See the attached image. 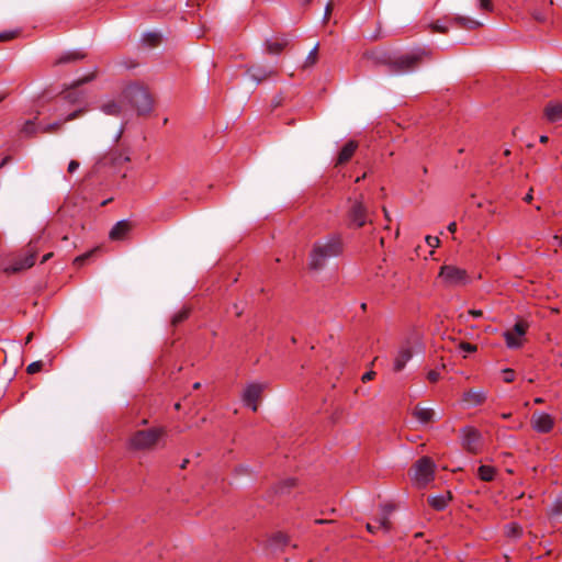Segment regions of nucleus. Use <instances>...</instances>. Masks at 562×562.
Wrapping results in <instances>:
<instances>
[{
	"label": "nucleus",
	"instance_id": "obj_1",
	"mask_svg": "<svg viewBox=\"0 0 562 562\" xmlns=\"http://www.w3.org/2000/svg\"><path fill=\"white\" fill-rule=\"evenodd\" d=\"M367 56L375 64L387 65L392 72L404 74L414 70L419 65L423 57L426 56V52L424 49H417L411 53L392 56L387 52L375 49L368 53Z\"/></svg>",
	"mask_w": 562,
	"mask_h": 562
},
{
	"label": "nucleus",
	"instance_id": "obj_2",
	"mask_svg": "<svg viewBox=\"0 0 562 562\" xmlns=\"http://www.w3.org/2000/svg\"><path fill=\"white\" fill-rule=\"evenodd\" d=\"M342 251V243L339 236L331 235L314 243L310 254V268L323 269L327 261L338 257Z\"/></svg>",
	"mask_w": 562,
	"mask_h": 562
},
{
	"label": "nucleus",
	"instance_id": "obj_3",
	"mask_svg": "<svg viewBox=\"0 0 562 562\" xmlns=\"http://www.w3.org/2000/svg\"><path fill=\"white\" fill-rule=\"evenodd\" d=\"M122 95L139 115L147 114L153 110V97L148 89L138 82L127 85L122 91Z\"/></svg>",
	"mask_w": 562,
	"mask_h": 562
},
{
	"label": "nucleus",
	"instance_id": "obj_4",
	"mask_svg": "<svg viewBox=\"0 0 562 562\" xmlns=\"http://www.w3.org/2000/svg\"><path fill=\"white\" fill-rule=\"evenodd\" d=\"M165 435L164 427L137 430L130 437L128 448L137 451L154 449Z\"/></svg>",
	"mask_w": 562,
	"mask_h": 562
},
{
	"label": "nucleus",
	"instance_id": "obj_5",
	"mask_svg": "<svg viewBox=\"0 0 562 562\" xmlns=\"http://www.w3.org/2000/svg\"><path fill=\"white\" fill-rule=\"evenodd\" d=\"M481 25V22L472 18L462 15H446L430 23L429 27L432 32L446 34L450 27L474 30Z\"/></svg>",
	"mask_w": 562,
	"mask_h": 562
},
{
	"label": "nucleus",
	"instance_id": "obj_6",
	"mask_svg": "<svg viewBox=\"0 0 562 562\" xmlns=\"http://www.w3.org/2000/svg\"><path fill=\"white\" fill-rule=\"evenodd\" d=\"M438 279L446 288L464 286L471 281L468 271L454 265L441 266L438 273Z\"/></svg>",
	"mask_w": 562,
	"mask_h": 562
},
{
	"label": "nucleus",
	"instance_id": "obj_7",
	"mask_svg": "<svg viewBox=\"0 0 562 562\" xmlns=\"http://www.w3.org/2000/svg\"><path fill=\"white\" fill-rule=\"evenodd\" d=\"M38 249L40 238L31 240L25 248L24 257L22 259L14 260V262L7 267L4 271L7 273H16L33 267Z\"/></svg>",
	"mask_w": 562,
	"mask_h": 562
},
{
	"label": "nucleus",
	"instance_id": "obj_8",
	"mask_svg": "<svg viewBox=\"0 0 562 562\" xmlns=\"http://www.w3.org/2000/svg\"><path fill=\"white\" fill-rule=\"evenodd\" d=\"M435 463L428 457H423L414 464V483L418 487H425L434 480Z\"/></svg>",
	"mask_w": 562,
	"mask_h": 562
},
{
	"label": "nucleus",
	"instance_id": "obj_9",
	"mask_svg": "<svg viewBox=\"0 0 562 562\" xmlns=\"http://www.w3.org/2000/svg\"><path fill=\"white\" fill-rule=\"evenodd\" d=\"M529 328L527 322L519 321L517 322L512 329L504 331L503 337L505 339L506 346L509 349H518L522 347L525 341V335Z\"/></svg>",
	"mask_w": 562,
	"mask_h": 562
},
{
	"label": "nucleus",
	"instance_id": "obj_10",
	"mask_svg": "<svg viewBox=\"0 0 562 562\" xmlns=\"http://www.w3.org/2000/svg\"><path fill=\"white\" fill-rule=\"evenodd\" d=\"M394 510V506L385 504L381 506L380 515L372 521L367 524V530L371 533H375L379 530L389 532L391 529L390 517Z\"/></svg>",
	"mask_w": 562,
	"mask_h": 562
},
{
	"label": "nucleus",
	"instance_id": "obj_11",
	"mask_svg": "<svg viewBox=\"0 0 562 562\" xmlns=\"http://www.w3.org/2000/svg\"><path fill=\"white\" fill-rule=\"evenodd\" d=\"M462 447L470 453H477L482 449L481 432L473 427H464L461 429Z\"/></svg>",
	"mask_w": 562,
	"mask_h": 562
},
{
	"label": "nucleus",
	"instance_id": "obj_12",
	"mask_svg": "<svg viewBox=\"0 0 562 562\" xmlns=\"http://www.w3.org/2000/svg\"><path fill=\"white\" fill-rule=\"evenodd\" d=\"M531 426L539 434H548L554 427V418L544 412H535L531 416Z\"/></svg>",
	"mask_w": 562,
	"mask_h": 562
},
{
	"label": "nucleus",
	"instance_id": "obj_13",
	"mask_svg": "<svg viewBox=\"0 0 562 562\" xmlns=\"http://www.w3.org/2000/svg\"><path fill=\"white\" fill-rule=\"evenodd\" d=\"M266 387L267 384L262 382L248 383V409H251L252 412L257 411Z\"/></svg>",
	"mask_w": 562,
	"mask_h": 562
},
{
	"label": "nucleus",
	"instance_id": "obj_14",
	"mask_svg": "<svg viewBox=\"0 0 562 562\" xmlns=\"http://www.w3.org/2000/svg\"><path fill=\"white\" fill-rule=\"evenodd\" d=\"M413 358V348L409 344L402 345L397 350L394 361H393V370L395 372L402 371L406 363Z\"/></svg>",
	"mask_w": 562,
	"mask_h": 562
},
{
	"label": "nucleus",
	"instance_id": "obj_15",
	"mask_svg": "<svg viewBox=\"0 0 562 562\" xmlns=\"http://www.w3.org/2000/svg\"><path fill=\"white\" fill-rule=\"evenodd\" d=\"M83 113L82 109L75 110L69 113L64 120L57 121L50 124H38V132L42 134L56 133L60 130L61 125L66 122L72 121L79 117Z\"/></svg>",
	"mask_w": 562,
	"mask_h": 562
},
{
	"label": "nucleus",
	"instance_id": "obj_16",
	"mask_svg": "<svg viewBox=\"0 0 562 562\" xmlns=\"http://www.w3.org/2000/svg\"><path fill=\"white\" fill-rule=\"evenodd\" d=\"M486 400V393L484 390H468L462 395V403L465 407H476L481 404H483Z\"/></svg>",
	"mask_w": 562,
	"mask_h": 562
},
{
	"label": "nucleus",
	"instance_id": "obj_17",
	"mask_svg": "<svg viewBox=\"0 0 562 562\" xmlns=\"http://www.w3.org/2000/svg\"><path fill=\"white\" fill-rule=\"evenodd\" d=\"M132 229V224L127 220L119 221L110 231L111 240H122Z\"/></svg>",
	"mask_w": 562,
	"mask_h": 562
},
{
	"label": "nucleus",
	"instance_id": "obj_18",
	"mask_svg": "<svg viewBox=\"0 0 562 562\" xmlns=\"http://www.w3.org/2000/svg\"><path fill=\"white\" fill-rule=\"evenodd\" d=\"M544 116L547 121L551 123H557L562 120V103L560 102H550L544 108Z\"/></svg>",
	"mask_w": 562,
	"mask_h": 562
},
{
	"label": "nucleus",
	"instance_id": "obj_19",
	"mask_svg": "<svg viewBox=\"0 0 562 562\" xmlns=\"http://www.w3.org/2000/svg\"><path fill=\"white\" fill-rule=\"evenodd\" d=\"M350 220L358 227H361L366 224L367 214L366 209L361 202H356L350 210Z\"/></svg>",
	"mask_w": 562,
	"mask_h": 562
},
{
	"label": "nucleus",
	"instance_id": "obj_20",
	"mask_svg": "<svg viewBox=\"0 0 562 562\" xmlns=\"http://www.w3.org/2000/svg\"><path fill=\"white\" fill-rule=\"evenodd\" d=\"M413 416L420 423V424H428L434 420L435 418V411L429 407H423L420 405H417L413 411Z\"/></svg>",
	"mask_w": 562,
	"mask_h": 562
},
{
	"label": "nucleus",
	"instance_id": "obj_21",
	"mask_svg": "<svg viewBox=\"0 0 562 562\" xmlns=\"http://www.w3.org/2000/svg\"><path fill=\"white\" fill-rule=\"evenodd\" d=\"M357 148H358L357 142H355V140L347 142L344 145V147L341 148V150L339 151V155L337 158V164L344 165L347 161H349L350 158L353 156L355 151L357 150Z\"/></svg>",
	"mask_w": 562,
	"mask_h": 562
},
{
	"label": "nucleus",
	"instance_id": "obj_22",
	"mask_svg": "<svg viewBox=\"0 0 562 562\" xmlns=\"http://www.w3.org/2000/svg\"><path fill=\"white\" fill-rule=\"evenodd\" d=\"M290 43L288 36H278L267 42V49L271 54H280Z\"/></svg>",
	"mask_w": 562,
	"mask_h": 562
},
{
	"label": "nucleus",
	"instance_id": "obj_23",
	"mask_svg": "<svg viewBox=\"0 0 562 562\" xmlns=\"http://www.w3.org/2000/svg\"><path fill=\"white\" fill-rule=\"evenodd\" d=\"M86 57V54L79 50H69L63 53L55 61L54 65H63L68 63H75Z\"/></svg>",
	"mask_w": 562,
	"mask_h": 562
},
{
	"label": "nucleus",
	"instance_id": "obj_24",
	"mask_svg": "<svg viewBox=\"0 0 562 562\" xmlns=\"http://www.w3.org/2000/svg\"><path fill=\"white\" fill-rule=\"evenodd\" d=\"M269 543L274 550H280L289 544V537L283 532H276L271 536Z\"/></svg>",
	"mask_w": 562,
	"mask_h": 562
},
{
	"label": "nucleus",
	"instance_id": "obj_25",
	"mask_svg": "<svg viewBox=\"0 0 562 562\" xmlns=\"http://www.w3.org/2000/svg\"><path fill=\"white\" fill-rule=\"evenodd\" d=\"M449 499H450V496L441 494V495L430 496L428 498V503L435 509L442 510L447 507Z\"/></svg>",
	"mask_w": 562,
	"mask_h": 562
},
{
	"label": "nucleus",
	"instance_id": "obj_26",
	"mask_svg": "<svg viewBox=\"0 0 562 562\" xmlns=\"http://www.w3.org/2000/svg\"><path fill=\"white\" fill-rule=\"evenodd\" d=\"M271 74V70L261 69L259 67H248V75L254 79L256 83L267 78Z\"/></svg>",
	"mask_w": 562,
	"mask_h": 562
},
{
	"label": "nucleus",
	"instance_id": "obj_27",
	"mask_svg": "<svg viewBox=\"0 0 562 562\" xmlns=\"http://www.w3.org/2000/svg\"><path fill=\"white\" fill-rule=\"evenodd\" d=\"M101 110L106 114V115H114V116H117L120 115L121 113V105L119 102L114 101V100H111V101H108L105 102L104 104H102L101 106Z\"/></svg>",
	"mask_w": 562,
	"mask_h": 562
},
{
	"label": "nucleus",
	"instance_id": "obj_28",
	"mask_svg": "<svg viewBox=\"0 0 562 562\" xmlns=\"http://www.w3.org/2000/svg\"><path fill=\"white\" fill-rule=\"evenodd\" d=\"M477 475L482 481L491 482L495 475V469L490 465H481L477 469Z\"/></svg>",
	"mask_w": 562,
	"mask_h": 562
},
{
	"label": "nucleus",
	"instance_id": "obj_29",
	"mask_svg": "<svg viewBox=\"0 0 562 562\" xmlns=\"http://www.w3.org/2000/svg\"><path fill=\"white\" fill-rule=\"evenodd\" d=\"M295 483H296L295 479L290 477V479L283 480L274 486V491L277 494L283 495V494L288 493L292 487H294Z\"/></svg>",
	"mask_w": 562,
	"mask_h": 562
},
{
	"label": "nucleus",
	"instance_id": "obj_30",
	"mask_svg": "<svg viewBox=\"0 0 562 562\" xmlns=\"http://www.w3.org/2000/svg\"><path fill=\"white\" fill-rule=\"evenodd\" d=\"M189 315H190V308L183 307L182 310H180L172 316L171 324L173 326H178L179 324L184 322L189 317Z\"/></svg>",
	"mask_w": 562,
	"mask_h": 562
},
{
	"label": "nucleus",
	"instance_id": "obj_31",
	"mask_svg": "<svg viewBox=\"0 0 562 562\" xmlns=\"http://www.w3.org/2000/svg\"><path fill=\"white\" fill-rule=\"evenodd\" d=\"M97 77V68H94L91 72H89L88 75H86L85 77L74 81L70 86L71 89H76L87 82H90L92 81L94 78Z\"/></svg>",
	"mask_w": 562,
	"mask_h": 562
},
{
	"label": "nucleus",
	"instance_id": "obj_32",
	"mask_svg": "<svg viewBox=\"0 0 562 562\" xmlns=\"http://www.w3.org/2000/svg\"><path fill=\"white\" fill-rule=\"evenodd\" d=\"M22 132L26 135L40 133L38 124H36L34 120H27L22 127Z\"/></svg>",
	"mask_w": 562,
	"mask_h": 562
},
{
	"label": "nucleus",
	"instance_id": "obj_33",
	"mask_svg": "<svg viewBox=\"0 0 562 562\" xmlns=\"http://www.w3.org/2000/svg\"><path fill=\"white\" fill-rule=\"evenodd\" d=\"M143 41L148 46H156L160 43V35L158 33H147L144 35Z\"/></svg>",
	"mask_w": 562,
	"mask_h": 562
},
{
	"label": "nucleus",
	"instance_id": "obj_34",
	"mask_svg": "<svg viewBox=\"0 0 562 562\" xmlns=\"http://www.w3.org/2000/svg\"><path fill=\"white\" fill-rule=\"evenodd\" d=\"M505 530L508 537L517 538L521 535L520 526L515 522L507 525Z\"/></svg>",
	"mask_w": 562,
	"mask_h": 562
},
{
	"label": "nucleus",
	"instance_id": "obj_35",
	"mask_svg": "<svg viewBox=\"0 0 562 562\" xmlns=\"http://www.w3.org/2000/svg\"><path fill=\"white\" fill-rule=\"evenodd\" d=\"M317 52H318V44H316L313 49L308 53L306 59H305V66H312L317 60Z\"/></svg>",
	"mask_w": 562,
	"mask_h": 562
},
{
	"label": "nucleus",
	"instance_id": "obj_36",
	"mask_svg": "<svg viewBox=\"0 0 562 562\" xmlns=\"http://www.w3.org/2000/svg\"><path fill=\"white\" fill-rule=\"evenodd\" d=\"M42 368H43L42 361H34L27 366L26 372L29 374H34V373L40 372L42 370Z\"/></svg>",
	"mask_w": 562,
	"mask_h": 562
},
{
	"label": "nucleus",
	"instance_id": "obj_37",
	"mask_svg": "<svg viewBox=\"0 0 562 562\" xmlns=\"http://www.w3.org/2000/svg\"><path fill=\"white\" fill-rule=\"evenodd\" d=\"M18 31H4L0 32V42H9L18 36Z\"/></svg>",
	"mask_w": 562,
	"mask_h": 562
},
{
	"label": "nucleus",
	"instance_id": "obj_38",
	"mask_svg": "<svg viewBox=\"0 0 562 562\" xmlns=\"http://www.w3.org/2000/svg\"><path fill=\"white\" fill-rule=\"evenodd\" d=\"M94 252V250H91V251H88L81 256H78L75 258L74 260V265L77 266V267H81L85 261Z\"/></svg>",
	"mask_w": 562,
	"mask_h": 562
},
{
	"label": "nucleus",
	"instance_id": "obj_39",
	"mask_svg": "<svg viewBox=\"0 0 562 562\" xmlns=\"http://www.w3.org/2000/svg\"><path fill=\"white\" fill-rule=\"evenodd\" d=\"M551 513L555 516H559L562 514V496L557 498V501L554 502V504L551 508Z\"/></svg>",
	"mask_w": 562,
	"mask_h": 562
},
{
	"label": "nucleus",
	"instance_id": "obj_40",
	"mask_svg": "<svg viewBox=\"0 0 562 562\" xmlns=\"http://www.w3.org/2000/svg\"><path fill=\"white\" fill-rule=\"evenodd\" d=\"M503 380L506 383H510L515 380V372L512 369H505L503 370Z\"/></svg>",
	"mask_w": 562,
	"mask_h": 562
},
{
	"label": "nucleus",
	"instance_id": "obj_41",
	"mask_svg": "<svg viewBox=\"0 0 562 562\" xmlns=\"http://www.w3.org/2000/svg\"><path fill=\"white\" fill-rule=\"evenodd\" d=\"M459 347L465 353H472L476 351V346L470 342H461Z\"/></svg>",
	"mask_w": 562,
	"mask_h": 562
},
{
	"label": "nucleus",
	"instance_id": "obj_42",
	"mask_svg": "<svg viewBox=\"0 0 562 562\" xmlns=\"http://www.w3.org/2000/svg\"><path fill=\"white\" fill-rule=\"evenodd\" d=\"M479 8L484 11H492L493 10L492 0H479Z\"/></svg>",
	"mask_w": 562,
	"mask_h": 562
},
{
	"label": "nucleus",
	"instance_id": "obj_43",
	"mask_svg": "<svg viewBox=\"0 0 562 562\" xmlns=\"http://www.w3.org/2000/svg\"><path fill=\"white\" fill-rule=\"evenodd\" d=\"M426 243H427V245H428L429 247L435 248V247H438V246H439V244H440V239H439L438 237H436V236H427V237H426Z\"/></svg>",
	"mask_w": 562,
	"mask_h": 562
},
{
	"label": "nucleus",
	"instance_id": "obj_44",
	"mask_svg": "<svg viewBox=\"0 0 562 562\" xmlns=\"http://www.w3.org/2000/svg\"><path fill=\"white\" fill-rule=\"evenodd\" d=\"M79 166H80L79 161L70 160V162L68 164V169L67 170H68L69 173H74L75 171L78 170Z\"/></svg>",
	"mask_w": 562,
	"mask_h": 562
},
{
	"label": "nucleus",
	"instance_id": "obj_45",
	"mask_svg": "<svg viewBox=\"0 0 562 562\" xmlns=\"http://www.w3.org/2000/svg\"><path fill=\"white\" fill-rule=\"evenodd\" d=\"M427 378L431 382H437L439 380V378H440V373L435 371V370H431V371L428 372Z\"/></svg>",
	"mask_w": 562,
	"mask_h": 562
},
{
	"label": "nucleus",
	"instance_id": "obj_46",
	"mask_svg": "<svg viewBox=\"0 0 562 562\" xmlns=\"http://www.w3.org/2000/svg\"><path fill=\"white\" fill-rule=\"evenodd\" d=\"M375 375V372L374 371H368L366 372L363 375H362V381L363 382H367V381H370L374 378Z\"/></svg>",
	"mask_w": 562,
	"mask_h": 562
},
{
	"label": "nucleus",
	"instance_id": "obj_47",
	"mask_svg": "<svg viewBox=\"0 0 562 562\" xmlns=\"http://www.w3.org/2000/svg\"><path fill=\"white\" fill-rule=\"evenodd\" d=\"M469 314L474 318H479L483 315V312L481 310H470Z\"/></svg>",
	"mask_w": 562,
	"mask_h": 562
},
{
	"label": "nucleus",
	"instance_id": "obj_48",
	"mask_svg": "<svg viewBox=\"0 0 562 562\" xmlns=\"http://www.w3.org/2000/svg\"><path fill=\"white\" fill-rule=\"evenodd\" d=\"M331 10H333L331 3H327V5L325 8L324 20H327L329 18Z\"/></svg>",
	"mask_w": 562,
	"mask_h": 562
},
{
	"label": "nucleus",
	"instance_id": "obj_49",
	"mask_svg": "<svg viewBox=\"0 0 562 562\" xmlns=\"http://www.w3.org/2000/svg\"><path fill=\"white\" fill-rule=\"evenodd\" d=\"M448 229L451 232V233H454L456 229H457V224L453 222V223H450L449 226H448Z\"/></svg>",
	"mask_w": 562,
	"mask_h": 562
},
{
	"label": "nucleus",
	"instance_id": "obj_50",
	"mask_svg": "<svg viewBox=\"0 0 562 562\" xmlns=\"http://www.w3.org/2000/svg\"><path fill=\"white\" fill-rule=\"evenodd\" d=\"M52 257H53V252H48V254H46V255L43 257V259H42V263H43V262H46V261H47L48 259H50Z\"/></svg>",
	"mask_w": 562,
	"mask_h": 562
},
{
	"label": "nucleus",
	"instance_id": "obj_51",
	"mask_svg": "<svg viewBox=\"0 0 562 562\" xmlns=\"http://www.w3.org/2000/svg\"><path fill=\"white\" fill-rule=\"evenodd\" d=\"M510 416H512V413H502V414H501V417H502L503 419H509V418H510Z\"/></svg>",
	"mask_w": 562,
	"mask_h": 562
},
{
	"label": "nucleus",
	"instance_id": "obj_52",
	"mask_svg": "<svg viewBox=\"0 0 562 562\" xmlns=\"http://www.w3.org/2000/svg\"><path fill=\"white\" fill-rule=\"evenodd\" d=\"M524 200L529 203L532 200L531 192L527 193Z\"/></svg>",
	"mask_w": 562,
	"mask_h": 562
},
{
	"label": "nucleus",
	"instance_id": "obj_53",
	"mask_svg": "<svg viewBox=\"0 0 562 562\" xmlns=\"http://www.w3.org/2000/svg\"><path fill=\"white\" fill-rule=\"evenodd\" d=\"M33 333H30L27 336H26V339H25V344H29L31 342V340L33 339Z\"/></svg>",
	"mask_w": 562,
	"mask_h": 562
},
{
	"label": "nucleus",
	"instance_id": "obj_54",
	"mask_svg": "<svg viewBox=\"0 0 562 562\" xmlns=\"http://www.w3.org/2000/svg\"><path fill=\"white\" fill-rule=\"evenodd\" d=\"M189 463V460L188 459H184L181 463V469H186L187 468V464Z\"/></svg>",
	"mask_w": 562,
	"mask_h": 562
},
{
	"label": "nucleus",
	"instance_id": "obj_55",
	"mask_svg": "<svg viewBox=\"0 0 562 562\" xmlns=\"http://www.w3.org/2000/svg\"><path fill=\"white\" fill-rule=\"evenodd\" d=\"M533 402H535V404H541V403H543V398L542 397H536L533 400Z\"/></svg>",
	"mask_w": 562,
	"mask_h": 562
},
{
	"label": "nucleus",
	"instance_id": "obj_56",
	"mask_svg": "<svg viewBox=\"0 0 562 562\" xmlns=\"http://www.w3.org/2000/svg\"><path fill=\"white\" fill-rule=\"evenodd\" d=\"M234 310H235V314L237 316H240L241 315V311H238V306L237 305H234Z\"/></svg>",
	"mask_w": 562,
	"mask_h": 562
},
{
	"label": "nucleus",
	"instance_id": "obj_57",
	"mask_svg": "<svg viewBox=\"0 0 562 562\" xmlns=\"http://www.w3.org/2000/svg\"><path fill=\"white\" fill-rule=\"evenodd\" d=\"M540 142L541 143H547L548 142V136H546V135L540 136Z\"/></svg>",
	"mask_w": 562,
	"mask_h": 562
},
{
	"label": "nucleus",
	"instance_id": "obj_58",
	"mask_svg": "<svg viewBox=\"0 0 562 562\" xmlns=\"http://www.w3.org/2000/svg\"><path fill=\"white\" fill-rule=\"evenodd\" d=\"M535 19H537L538 21L544 20V18L541 14H535Z\"/></svg>",
	"mask_w": 562,
	"mask_h": 562
},
{
	"label": "nucleus",
	"instance_id": "obj_59",
	"mask_svg": "<svg viewBox=\"0 0 562 562\" xmlns=\"http://www.w3.org/2000/svg\"><path fill=\"white\" fill-rule=\"evenodd\" d=\"M9 157H5L1 162H0V168H2L7 161H8Z\"/></svg>",
	"mask_w": 562,
	"mask_h": 562
},
{
	"label": "nucleus",
	"instance_id": "obj_60",
	"mask_svg": "<svg viewBox=\"0 0 562 562\" xmlns=\"http://www.w3.org/2000/svg\"><path fill=\"white\" fill-rule=\"evenodd\" d=\"M9 157H5L1 162H0V168H2L7 161H8Z\"/></svg>",
	"mask_w": 562,
	"mask_h": 562
},
{
	"label": "nucleus",
	"instance_id": "obj_61",
	"mask_svg": "<svg viewBox=\"0 0 562 562\" xmlns=\"http://www.w3.org/2000/svg\"><path fill=\"white\" fill-rule=\"evenodd\" d=\"M71 94H72L71 92H67V94H66V97H65V98H66V99H69L71 102H74V101H75V99H71Z\"/></svg>",
	"mask_w": 562,
	"mask_h": 562
},
{
	"label": "nucleus",
	"instance_id": "obj_62",
	"mask_svg": "<svg viewBox=\"0 0 562 562\" xmlns=\"http://www.w3.org/2000/svg\"><path fill=\"white\" fill-rule=\"evenodd\" d=\"M200 386H201V383H200V382H195V383L193 384V389H194V390L200 389Z\"/></svg>",
	"mask_w": 562,
	"mask_h": 562
},
{
	"label": "nucleus",
	"instance_id": "obj_63",
	"mask_svg": "<svg viewBox=\"0 0 562 562\" xmlns=\"http://www.w3.org/2000/svg\"><path fill=\"white\" fill-rule=\"evenodd\" d=\"M175 408H176V409H179V408H180V403H176V404H175Z\"/></svg>",
	"mask_w": 562,
	"mask_h": 562
},
{
	"label": "nucleus",
	"instance_id": "obj_64",
	"mask_svg": "<svg viewBox=\"0 0 562 562\" xmlns=\"http://www.w3.org/2000/svg\"><path fill=\"white\" fill-rule=\"evenodd\" d=\"M509 153H510V151H509L508 149H506V150L504 151V155H506V156H507V155H509Z\"/></svg>",
	"mask_w": 562,
	"mask_h": 562
}]
</instances>
